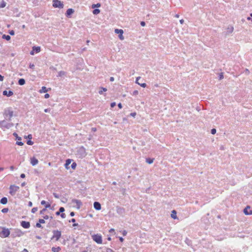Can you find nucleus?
I'll list each match as a JSON object with an SVG mask.
<instances>
[{
	"label": "nucleus",
	"mask_w": 252,
	"mask_h": 252,
	"mask_svg": "<svg viewBox=\"0 0 252 252\" xmlns=\"http://www.w3.org/2000/svg\"><path fill=\"white\" fill-rule=\"evenodd\" d=\"M3 115L5 120L10 121L13 116V111L11 108H8L4 110Z\"/></svg>",
	"instance_id": "f257e3e1"
},
{
	"label": "nucleus",
	"mask_w": 252,
	"mask_h": 252,
	"mask_svg": "<svg viewBox=\"0 0 252 252\" xmlns=\"http://www.w3.org/2000/svg\"><path fill=\"white\" fill-rule=\"evenodd\" d=\"M2 230L0 231V237L1 238H6L10 235V231L8 228L3 227H0Z\"/></svg>",
	"instance_id": "f03ea898"
},
{
	"label": "nucleus",
	"mask_w": 252,
	"mask_h": 252,
	"mask_svg": "<svg viewBox=\"0 0 252 252\" xmlns=\"http://www.w3.org/2000/svg\"><path fill=\"white\" fill-rule=\"evenodd\" d=\"M13 126V124L12 123H8L6 120H2L0 121V126L1 128H5L9 129Z\"/></svg>",
	"instance_id": "7ed1b4c3"
},
{
	"label": "nucleus",
	"mask_w": 252,
	"mask_h": 252,
	"mask_svg": "<svg viewBox=\"0 0 252 252\" xmlns=\"http://www.w3.org/2000/svg\"><path fill=\"white\" fill-rule=\"evenodd\" d=\"M53 235L52 237V239H56V241H58L61 237V231L58 230H54L53 231Z\"/></svg>",
	"instance_id": "20e7f679"
},
{
	"label": "nucleus",
	"mask_w": 252,
	"mask_h": 252,
	"mask_svg": "<svg viewBox=\"0 0 252 252\" xmlns=\"http://www.w3.org/2000/svg\"><path fill=\"white\" fill-rule=\"evenodd\" d=\"M19 189V187L15 185H11L9 187V193L13 196Z\"/></svg>",
	"instance_id": "39448f33"
},
{
	"label": "nucleus",
	"mask_w": 252,
	"mask_h": 252,
	"mask_svg": "<svg viewBox=\"0 0 252 252\" xmlns=\"http://www.w3.org/2000/svg\"><path fill=\"white\" fill-rule=\"evenodd\" d=\"M92 239L94 242H95L97 244H99L102 243V237L99 234H94L93 235Z\"/></svg>",
	"instance_id": "423d86ee"
},
{
	"label": "nucleus",
	"mask_w": 252,
	"mask_h": 252,
	"mask_svg": "<svg viewBox=\"0 0 252 252\" xmlns=\"http://www.w3.org/2000/svg\"><path fill=\"white\" fill-rule=\"evenodd\" d=\"M53 6L56 8H63V4L59 0H53Z\"/></svg>",
	"instance_id": "0eeeda50"
},
{
	"label": "nucleus",
	"mask_w": 252,
	"mask_h": 252,
	"mask_svg": "<svg viewBox=\"0 0 252 252\" xmlns=\"http://www.w3.org/2000/svg\"><path fill=\"white\" fill-rule=\"evenodd\" d=\"M72 202L73 203H75L76 204V206H75V207H76L77 209H79L81 206L82 205V202L80 200H77V199H72Z\"/></svg>",
	"instance_id": "6e6552de"
},
{
	"label": "nucleus",
	"mask_w": 252,
	"mask_h": 252,
	"mask_svg": "<svg viewBox=\"0 0 252 252\" xmlns=\"http://www.w3.org/2000/svg\"><path fill=\"white\" fill-rule=\"evenodd\" d=\"M117 213L121 216H123L125 214V209L120 207H117Z\"/></svg>",
	"instance_id": "1a4fd4ad"
},
{
	"label": "nucleus",
	"mask_w": 252,
	"mask_h": 252,
	"mask_svg": "<svg viewBox=\"0 0 252 252\" xmlns=\"http://www.w3.org/2000/svg\"><path fill=\"white\" fill-rule=\"evenodd\" d=\"M21 225L24 228H29L30 227V223L29 221H22Z\"/></svg>",
	"instance_id": "9d476101"
},
{
	"label": "nucleus",
	"mask_w": 252,
	"mask_h": 252,
	"mask_svg": "<svg viewBox=\"0 0 252 252\" xmlns=\"http://www.w3.org/2000/svg\"><path fill=\"white\" fill-rule=\"evenodd\" d=\"M22 234H23V233L20 230L15 229V233L12 234V235L13 237H20L22 235Z\"/></svg>",
	"instance_id": "9b49d317"
},
{
	"label": "nucleus",
	"mask_w": 252,
	"mask_h": 252,
	"mask_svg": "<svg viewBox=\"0 0 252 252\" xmlns=\"http://www.w3.org/2000/svg\"><path fill=\"white\" fill-rule=\"evenodd\" d=\"M40 51V47L33 46L32 47V51H31L30 52V54L32 55H33L34 54V52L38 53Z\"/></svg>",
	"instance_id": "f8f14e48"
},
{
	"label": "nucleus",
	"mask_w": 252,
	"mask_h": 252,
	"mask_svg": "<svg viewBox=\"0 0 252 252\" xmlns=\"http://www.w3.org/2000/svg\"><path fill=\"white\" fill-rule=\"evenodd\" d=\"M38 163V159L35 158L34 157L32 158H31V163L32 166L36 165Z\"/></svg>",
	"instance_id": "ddd939ff"
},
{
	"label": "nucleus",
	"mask_w": 252,
	"mask_h": 252,
	"mask_svg": "<svg viewBox=\"0 0 252 252\" xmlns=\"http://www.w3.org/2000/svg\"><path fill=\"white\" fill-rule=\"evenodd\" d=\"M94 207L96 210H100L101 209V204L98 202H94Z\"/></svg>",
	"instance_id": "4468645a"
},
{
	"label": "nucleus",
	"mask_w": 252,
	"mask_h": 252,
	"mask_svg": "<svg viewBox=\"0 0 252 252\" xmlns=\"http://www.w3.org/2000/svg\"><path fill=\"white\" fill-rule=\"evenodd\" d=\"M3 95H6L7 96H10L13 94V92L11 91H9L7 92V91H4L2 93Z\"/></svg>",
	"instance_id": "2eb2a0df"
},
{
	"label": "nucleus",
	"mask_w": 252,
	"mask_h": 252,
	"mask_svg": "<svg viewBox=\"0 0 252 252\" xmlns=\"http://www.w3.org/2000/svg\"><path fill=\"white\" fill-rule=\"evenodd\" d=\"M233 30H234V28H233V27L232 26H229L227 28V32H226V33L227 34H229L230 33H231L233 32Z\"/></svg>",
	"instance_id": "dca6fc26"
},
{
	"label": "nucleus",
	"mask_w": 252,
	"mask_h": 252,
	"mask_svg": "<svg viewBox=\"0 0 252 252\" xmlns=\"http://www.w3.org/2000/svg\"><path fill=\"white\" fill-rule=\"evenodd\" d=\"M51 206V205L50 203H47L46 205L45 206V208L43 209L42 210L40 211V215H43L45 213V212L46 211V209L50 208Z\"/></svg>",
	"instance_id": "f3484780"
},
{
	"label": "nucleus",
	"mask_w": 252,
	"mask_h": 252,
	"mask_svg": "<svg viewBox=\"0 0 252 252\" xmlns=\"http://www.w3.org/2000/svg\"><path fill=\"white\" fill-rule=\"evenodd\" d=\"M74 10L72 8H69L66 11V16H70V15H71L72 13H73L74 12Z\"/></svg>",
	"instance_id": "a211bd4d"
},
{
	"label": "nucleus",
	"mask_w": 252,
	"mask_h": 252,
	"mask_svg": "<svg viewBox=\"0 0 252 252\" xmlns=\"http://www.w3.org/2000/svg\"><path fill=\"white\" fill-rule=\"evenodd\" d=\"M0 202L2 204H6L7 203V199L5 197H2L0 200Z\"/></svg>",
	"instance_id": "6ab92c4d"
},
{
	"label": "nucleus",
	"mask_w": 252,
	"mask_h": 252,
	"mask_svg": "<svg viewBox=\"0 0 252 252\" xmlns=\"http://www.w3.org/2000/svg\"><path fill=\"white\" fill-rule=\"evenodd\" d=\"M250 207L249 206H247L245 209H244V213L246 214V215H249V214H252V211H250V212H249L248 211V209H250Z\"/></svg>",
	"instance_id": "aec40b11"
},
{
	"label": "nucleus",
	"mask_w": 252,
	"mask_h": 252,
	"mask_svg": "<svg viewBox=\"0 0 252 252\" xmlns=\"http://www.w3.org/2000/svg\"><path fill=\"white\" fill-rule=\"evenodd\" d=\"M176 214V211L175 210H173L171 214V218H172L174 219H176L177 218Z\"/></svg>",
	"instance_id": "412c9836"
},
{
	"label": "nucleus",
	"mask_w": 252,
	"mask_h": 252,
	"mask_svg": "<svg viewBox=\"0 0 252 252\" xmlns=\"http://www.w3.org/2000/svg\"><path fill=\"white\" fill-rule=\"evenodd\" d=\"M25 84V80L23 78H21L18 80V84L20 85H23Z\"/></svg>",
	"instance_id": "4be33fe9"
},
{
	"label": "nucleus",
	"mask_w": 252,
	"mask_h": 252,
	"mask_svg": "<svg viewBox=\"0 0 252 252\" xmlns=\"http://www.w3.org/2000/svg\"><path fill=\"white\" fill-rule=\"evenodd\" d=\"M61 249L60 247H58L57 248L53 247L52 248V251L53 252H59Z\"/></svg>",
	"instance_id": "5701e85b"
},
{
	"label": "nucleus",
	"mask_w": 252,
	"mask_h": 252,
	"mask_svg": "<svg viewBox=\"0 0 252 252\" xmlns=\"http://www.w3.org/2000/svg\"><path fill=\"white\" fill-rule=\"evenodd\" d=\"M71 163V160L69 159H68L66 160V162L65 163V167L67 168V169H68L69 168V165Z\"/></svg>",
	"instance_id": "b1692460"
},
{
	"label": "nucleus",
	"mask_w": 252,
	"mask_h": 252,
	"mask_svg": "<svg viewBox=\"0 0 252 252\" xmlns=\"http://www.w3.org/2000/svg\"><path fill=\"white\" fill-rule=\"evenodd\" d=\"M2 38L3 39H6L7 41L11 39L10 36H9V35H5V34H3L2 36Z\"/></svg>",
	"instance_id": "393cba45"
},
{
	"label": "nucleus",
	"mask_w": 252,
	"mask_h": 252,
	"mask_svg": "<svg viewBox=\"0 0 252 252\" xmlns=\"http://www.w3.org/2000/svg\"><path fill=\"white\" fill-rule=\"evenodd\" d=\"M154 158H147L146 159V161L148 164H152L154 161Z\"/></svg>",
	"instance_id": "a878e982"
},
{
	"label": "nucleus",
	"mask_w": 252,
	"mask_h": 252,
	"mask_svg": "<svg viewBox=\"0 0 252 252\" xmlns=\"http://www.w3.org/2000/svg\"><path fill=\"white\" fill-rule=\"evenodd\" d=\"M48 91V90L47 89V88L43 86L41 88V89L39 91V92L40 93H46Z\"/></svg>",
	"instance_id": "bb28decb"
},
{
	"label": "nucleus",
	"mask_w": 252,
	"mask_h": 252,
	"mask_svg": "<svg viewBox=\"0 0 252 252\" xmlns=\"http://www.w3.org/2000/svg\"><path fill=\"white\" fill-rule=\"evenodd\" d=\"M115 32L116 33L123 34L124 32L123 30L121 29H115Z\"/></svg>",
	"instance_id": "cd10ccee"
},
{
	"label": "nucleus",
	"mask_w": 252,
	"mask_h": 252,
	"mask_svg": "<svg viewBox=\"0 0 252 252\" xmlns=\"http://www.w3.org/2000/svg\"><path fill=\"white\" fill-rule=\"evenodd\" d=\"M65 75V72L63 71H61L58 73V77H62Z\"/></svg>",
	"instance_id": "c85d7f7f"
},
{
	"label": "nucleus",
	"mask_w": 252,
	"mask_h": 252,
	"mask_svg": "<svg viewBox=\"0 0 252 252\" xmlns=\"http://www.w3.org/2000/svg\"><path fill=\"white\" fill-rule=\"evenodd\" d=\"M100 12V10L98 9H95L93 10V13L94 15H97Z\"/></svg>",
	"instance_id": "c756f323"
},
{
	"label": "nucleus",
	"mask_w": 252,
	"mask_h": 252,
	"mask_svg": "<svg viewBox=\"0 0 252 252\" xmlns=\"http://www.w3.org/2000/svg\"><path fill=\"white\" fill-rule=\"evenodd\" d=\"M100 89H101V90H100L98 92L99 94H102L103 92H106L107 90V89L105 88L102 87Z\"/></svg>",
	"instance_id": "7c9ffc66"
},
{
	"label": "nucleus",
	"mask_w": 252,
	"mask_h": 252,
	"mask_svg": "<svg viewBox=\"0 0 252 252\" xmlns=\"http://www.w3.org/2000/svg\"><path fill=\"white\" fill-rule=\"evenodd\" d=\"M6 6V2L4 1H2L0 4V8H3Z\"/></svg>",
	"instance_id": "2f4dec72"
},
{
	"label": "nucleus",
	"mask_w": 252,
	"mask_h": 252,
	"mask_svg": "<svg viewBox=\"0 0 252 252\" xmlns=\"http://www.w3.org/2000/svg\"><path fill=\"white\" fill-rule=\"evenodd\" d=\"M37 211V207H34L32 209V213H35Z\"/></svg>",
	"instance_id": "473e14b6"
},
{
	"label": "nucleus",
	"mask_w": 252,
	"mask_h": 252,
	"mask_svg": "<svg viewBox=\"0 0 252 252\" xmlns=\"http://www.w3.org/2000/svg\"><path fill=\"white\" fill-rule=\"evenodd\" d=\"M8 211V208H3V209H2L1 210V212L3 213H7V212Z\"/></svg>",
	"instance_id": "72a5a7b5"
},
{
	"label": "nucleus",
	"mask_w": 252,
	"mask_h": 252,
	"mask_svg": "<svg viewBox=\"0 0 252 252\" xmlns=\"http://www.w3.org/2000/svg\"><path fill=\"white\" fill-rule=\"evenodd\" d=\"M38 222L40 223H45V221L44 219H39L38 220Z\"/></svg>",
	"instance_id": "f704fd0d"
},
{
	"label": "nucleus",
	"mask_w": 252,
	"mask_h": 252,
	"mask_svg": "<svg viewBox=\"0 0 252 252\" xmlns=\"http://www.w3.org/2000/svg\"><path fill=\"white\" fill-rule=\"evenodd\" d=\"M27 143L29 145H32L33 144V142L31 140H29L27 141Z\"/></svg>",
	"instance_id": "c9c22d12"
},
{
	"label": "nucleus",
	"mask_w": 252,
	"mask_h": 252,
	"mask_svg": "<svg viewBox=\"0 0 252 252\" xmlns=\"http://www.w3.org/2000/svg\"><path fill=\"white\" fill-rule=\"evenodd\" d=\"M13 135L16 137L17 140H21V137H19L18 136V135H17V134L16 133H14Z\"/></svg>",
	"instance_id": "e433bc0d"
},
{
	"label": "nucleus",
	"mask_w": 252,
	"mask_h": 252,
	"mask_svg": "<svg viewBox=\"0 0 252 252\" xmlns=\"http://www.w3.org/2000/svg\"><path fill=\"white\" fill-rule=\"evenodd\" d=\"M36 226L38 228H42V226L39 222H37L36 223Z\"/></svg>",
	"instance_id": "4c0bfd02"
},
{
	"label": "nucleus",
	"mask_w": 252,
	"mask_h": 252,
	"mask_svg": "<svg viewBox=\"0 0 252 252\" xmlns=\"http://www.w3.org/2000/svg\"><path fill=\"white\" fill-rule=\"evenodd\" d=\"M49 218H50L51 219H53V217L52 216H51L50 217H49L47 215H46V216H43V218H44V220H47Z\"/></svg>",
	"instance_id": "58836bf2"
},
{
	"label": "nucleus",
	"mask_w": 252,
	"mask_h": 252,
	"mask_svg": "<svg viewBox=\"0 0 252 252\" xmlns=\"http://www.w3.org/2000/svg\"><path fill=\"white\" fill-rule=\"evenodd\" d=\"M216 129L215 128H213L211 129V132L212 134H215L216 133Z\"/></svg>",
	"instance_id": "ea45409f"
},
{
	"label": "nucleus",
	"mask_w": 252,
	"mask_h": 252,
	"mask_svg": "<svg viewBox=\"0 0 252 252\" xmlns=\"http://www.w3.org/2000/svg\"><path fill=\"white\" fill-rule=\"evenodd\" d=\"M59 211L61 213H63L64 211V208L63 207H61L59 208Z\"/></svg>",
	"instance_id": "a19ab883"
},
{
	"label": "nucleus",
	"mask_w": 252,
	"mask_h": 252,
	"mask_svg": "<svg viewBox=\"0 0 252 252\" xmlns=\"http://www.w3.org/2000/svg\"><path fill=\"white\" fill-rule=\"evenodd\" d=\"M219 79H220V80L222 79L223 78V73H220V74H219Z\"/></svg>",
	"instance_id": "79ce46f5"
},
{
	"label": "nucleus",
	"mask_w": 252,
	"mask_h": 252,
	"mask_svg": "<svg viewBox=\"0 0 252 252\" xmlns=\"http://www.w3.org/2000/svg\"><path fill=\"white\" fill-rule=\"evenodd\" d=\"M16 144L19 146H22L23 145L24 143L21 141H17Z\"/></svg>",
	"instance_id": "37998d69"
},
{
	"label": "nucleus",
	"mask_w": 252,
	"mask_h": 252,
	"mask_svg": "<svg viewBox=\"0 0 252 252\" xmlns=\"http://www.w3.org/2000/svg\"><path fill=\"white\" fill-rule=\"evenodd\" d=\"M139 85L143 88H145L147 86L146 83H142V84L139 83Z\"/></svg>",
	"instance_id": "c03bdc74"
},
{
	"label": "nucleus",
	"mask_w": 252,
	"mask_h": 252,
	"mask_svg": "<svg viewBox=\"0 0 252 252\" xmlns=\"http://www.w3.org/2000/svg\"><path fill=\"white\" fill-rule=\"evenodd\" d=\"M100 6V4L97 3L96 4H93L92 5V8H94L95 7H99Z\"/></svg>",
	"instance_id": "a18cd8bd"
},
{
	"label": "nucleus",
	"mask_w": 252,
	"mask_h": 252,
	"mask_svg": "<svg viewBox=\"0 0 252 252\" xmlns=\"http://www.w3.org/2000/svg\"><path fill=\"white\" fill-rule=\"evenodd\" d=\"M119 37L121 40H123L124 39V37L123 35V34H120L119 35Z\"/></svg>",
	"instance_id": "49530a36"
},
{
	"label": "nucleus",
	"mask_w": 252,
	"mask_h": 252,
	"mask_svg": "<svg viewBox=\"0 0 252 252\" xmlns=\"http://www.w3.org/2000/svg\"><path fill=\"white\" fill-rule=\"evenodd\" d=\"M106 252H114L113 250L110 248H107Z\"/></svg>",
	"instance_id": "de8ad7c7"
},
{
	"label": "nucleus",
	"mask_w": 252,
	"mask_h": 252,
	"mask_svg": "<svg viewBox=\"0 0 252 252\" xmlns=\"http://www.w3.org/2000/svg\"><path fill=\"white\" fill-rule=\"evenodd\" d=\"M76 163L73 162V163L71 164V168H72V169H74V168L76 167Z\"/></svg>",
	"instance_id": "09e8293b"
},
{
	"label": "nucleus",
	"mask_w": 252,
	"mask_h": 252,
	"mask_svg": "<svg viewBox=\"0 0 252 252\" xmlns=\"http://www.w3.org/2000/svg\"><path fill=\"white\" fill-rule=\"evenodd\" d=\"M136 115V113L135 112H133V113H131L130 114V116H132L133 117H134Z\"/></svg>",
	"instance_id": "8fccbe9b"
},
{
	"label": "nucleus",
	"mask_w": 252,
	"mask_h": 252,
	"mask_svg": "<svg viewBox=\"0 0 252 252\" xmlns=\"http://www.w3.org/2000/svg\"><path fill=\"white\" fill-rule=\"evenodd\" d=\"M53 195L56 198H59V195L58 194L56 193H53Z\"/></svg>",
	"instance_id": "3c124183"
},
{
	"label": "nucleus",
	"mask_w": 252,
	"mask_h": 252,
	"mask_svg": "<svg viewBox=\"0 0 252 252\" xmlns=\"http://www.w3.org/2000/svg\"><path fill=\"white\" fill-rule=\"evenodd\" d=\"M138 94V91L135 90V91H134L133 92L132 94H133V95H136Z\"/></svg>",
	"instance_id": "603ef678"
},
{
	"label": "nucleus",
	"mask_w": 252,
	"mask_h": 252,
	"mask_svg": "<svg viewBox=\"0 0 252 252\" xmlns=\"http://www.w3.org/2000/svg\"><path fill=\"white\" fill-rule=\"evenodd\" d=\"M140 25H141V26H142V27H144V26H145L146 24H145V22H144V21H142V22H141V23H140Z\"/></svg>",
	"instance_id": "864d4df0"
},
{
	"label": "nucleus",
	"mask_w": 252,
	"mask_h": 252,
	"mask_svg": "<svg viewBox=\"0 0 252 252\" xmlns=\"http://www.w3.org/2000/svg\"><path fill=\"white\" fill-rule=\"evenodd\" d=\"M9 33H10V35H13L15 34V32H14V31L12 30V31L9 32Z\"/></svg>",
	"instance_id": "5fc2aeb1"
},
{
	"label": "nucleus",
	"mask_w": 252,
	"mask_h": 252,
	"mask_svg": "<svg viewBox=\"0 0 252 252\" xmlns=\"http://www.w3.org/2000/svg\"><path fill=\"white\" fill-rule=\"evenodd\" d=\"M61 217L62 218H63V219L65 218V214H64V213H62L61 214Z\"/></svg>",
	"instance_id": "6e6d98bb"
},
{
	"label": "nucleus",
	"mask_w": 252,
	"mask_h": 252,
	"mask_svg": "<svg viewBox=\"0 0 252 252\" xmlns=\"http://www.w3.org/2000/svg\"><path fill=\"white\" fill-rule=\"evenodd\" d=\"M141 78L140 77H138L136 78V83L138 84L139 85V83L138 82V80L139 79H140Z\"/></svg>",
	"instance_id": "4d7b16f0"
},
{
	"label": "nucleus",
	"mask_w": 252,
	"mask_h": 252,
	"mask_svg": "<svg viewBox=\"0 0 252 252\" xmlns=\"http://www.w3.org/2000/svg\"><path fill=\"white\" fill-rule=\"evenodd\" d=\"M41 205H45V206L46 205V202L44 200H42L41 202Z\"/></svg>",
	"instance_id": "13d9d810"
},
{
	"label": "nucleus",
	"mask_w": 252,
	"mask_h": 252,
	"mask_svg": "<svg viewBox=\"0 0 252 252\" xmlns=\"http://www.w3.org/2000/svg\"><path fill=\"white\" fill-rule=\"evenodd\" d=\"M115 105H116V103L115 102H112V103H111V107L112 108L114 107Z\"/></svg>",
	"instance_id": "bf43d9fd"
},
{
	"label": "nucleus",
	"mask_w": 252,
	"mask_h": 252,
	"mask_svg": "<svg viewBox=\"0 0 252 252\" xmlns=\"http://www.w3.org/2000/svg\"><path fill=\"white\" fill-rule=\"evenodd\" d=\"M44 97L45 98H48L49 97V94H46L44 95Z\"/></svg>",
	"instance_id": "052dcab7"
},
{
	"label": "nucleus",
	"mask_w": 252,
	"mask_h": 252,
	"mask_svg": "<svg viewBox=\"0 0 252 252\" xmlns=\"http://www.w3.org/2000/svg\"><path fill=\"white\" fill-rule=\"evenodd\" d=\"M28 206L29 207H32V203L31 201H29L28 203Z\"/></svg>",
	"instance_id": "680f3d73"
},
{
	"label": "nucleus",
	"mask_w": 252,
	"mask_h": 252,
	"mask_svg": "<svg viewBox=\"0 0 252 252\" xmlns=\"http://www.w3.org/2000/svg\"><path fill=\"white\" fill-rule=\"evenodd\" d=\"M127 234V231L126 230H124L123 232V235L124 236H126Z\"/></svg>",
	"instance_id": "e2e57ef3"
},
{
	"label": "nucleus",
	"mask_w": 252,
	"mask_h": 252,
	"mask_svg": "<svg viewBox=\"0 0 252 252\" xmlns=\"http://www.w3.org/2000/svg\"><path fill=\"white\" fill-rule=\"evenodd\" d=\"M21 178H24L25 177V175L24 173H22L20 175Z\"/></svg>",
	"instance_id": "0e129e2a"
},
{
	"label": "nucleus",
	"mask_w": 252,
	"mask_h": 252,
	"mask_svg": "<svg viewBox=\"0 0 252 252\" xmlns=\"http://www.w3.org/2000/svg\"><path fill=\"white\" fill-rule=\"evenodd\" d=\"M70 215L71 217H73V216L75 215V213H74V212H71L70 213Z\"/></svg>",
	"instance_id": "69168bd1"
},
{
	"label": "nucleus",
	"mask_w": 252,
	"mask_h": 252,
	"mask_svg": "<svg viewBox=\"0 0 252 252\" xmlns=\"http://www.w3.org/2000/svg\"><path fill=\"white\" fill-rule=\"evenodd\" d=\"M34 67V65L33 64H31L30 65V67L31 68H33Z\"/></svg>",
	"instance_id": "338daca9"
},
{
	"label": "nucleus",
	"mask_w": 252,
	"mask_h": 252,
	"mask_svg": "<svg viewBox=\"0 0 252 252\" xmlns=\"http://www.w3.org/2000/svg\"><path fill=\"white\" fill-rule=\"evenodd\" d=\"M21 252H29L27 249H24Z\"/></svg>",
	"instance_id": "774afa93"
}]
</instances>
